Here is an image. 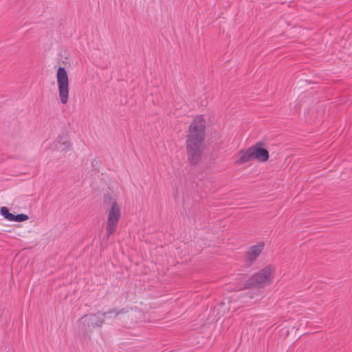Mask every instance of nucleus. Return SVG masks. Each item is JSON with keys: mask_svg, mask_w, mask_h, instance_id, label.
<instances>
[{"mask_svg": "<svg viewBox=\"0 0 352 352\" xmlns=\"http://www.w3.org/2000/svg\"><path fill=\"white\" fill-rule=\"evenodd\" d=\"M131 307H124L118 310L116 308L102 312L98 311L96 313L87 314L82 316L76 322V338L84 342L91 340V336L95 331H101L103 325L105 324L107 314H115V318L132 311Z\"/></svg>", "mask_w": 352, "mask_h": 352, "instance_id": "f257e3e1", "label": "nucleus"}, {"mask_svg": "<svg viewBox=\"0 0 352 352\" xmlns=\"http://www.w3.org/2000/svg\"><path fill=\"white\" fill-rule=\"evenodd\" d=\"M206 136V121L202 116L194 119L188 126L186 140V153L191 166L201 160Z\"/></svg>", "mask_w": 352, "mask_h": 352, "instance_id": "f03ea898", "label": "nucleus"}, {"mask_svg": "<svg viewBox=\"0 0 352 352\" xmlns=\"http://www.w3.org/2000/svg\"><path fill=\"white\" fill-rule=\"evenodd\" d=\"M267 148L266 142L261 140L247 150L241 151L240 157L236 160V163L241 164L253 160H256L260 162H266L270 158V153Z\"/></svg>", "mask_w": 352, "mask_h": 352, "instance_id": "7ed1b4c3", "label": "nucleus"}, {"mask_svg": "<svg viewBox=\"0 0 352 352\" xmlns=\"http://www.w3.org/2000/svg\"><path fill=\"white\" fill-rule=\"evenodd\" d=\"M272 266L268 265L252 274L243 284L244 289L263 288L272 282Z\"/></svg>", "mask_w": 352, "mask_h": 352, "instance_id": "20e7f679", "label": "nucleus"}, {"mask_svg": "<svg viewBox=\"0 0 352 352\" xmlns=\"http://www.w3.org/2000/svg\"><path fill=\"white\" fill-rule=\"evenodd\" d=\"M56 79L60 100L65 104L69 99V77L64 67H59L56 72Z\"/></svg>", "mask_w": 352, "mask_h": 352, "instance_id": "39448f33", "label": "nucleus"}, {"mask_svg": "<svg viewBox=\"0 0 352 352\" xmlns=\"http://www.w3.org/2000/svg\"><path fill=\"white\" fill-rule=\"evenodd\" d=\"M121 212L118 203L114 201L109 211L107 223L106 227L107 239L115 233L118 223L120 219Z\"/></svg>", "mask_w": 352, "mask_h": 352, "instance_id": "423d86ee", "label": "nucleus"}, {"mask_svg": "<svg viewBox=\"0 0 352 352\" xmlns=\"http://www.w3.org/2000/svg\"><path fill=\"white\" fill-rule=\"evenodd\" d=\"M55 149L61 152H67L70 150L72 144L69 140V131H65L58 135L56 140L53 142Z\"/></svg>", "mask_w": 352, "mask_h": 352, "instance_id": "0eeeda50", "label": "nucleus"}, {"mask_svg": "<svg viewBox=\"0 0 352 352\" xmlns=\"http://www.w3.org/2000/svg\"><path fill=\"white\" fill-rule=\"evenodd\" d=\"M264 246V242L261 241L258 243L257 245L251 246L249 248V250L245 252V261L249 265L252 264L257 259L263 250Z\"/></svg>", "mask_w": 352, "mask_h": 352, "instance_id": "6e6552de", "label": "nucleus"}, {"mask_svg": "<svg viewBox=\"0 0 352 352\" xmlns=\"http://www.w3.org/2000/svg\"><path fill=\"white\" fill-rule=\"evenodd\" d=\"M28 219V215L25 214H12L11 221L23 222L25 221H27Z\"/></svg>", "mask_w": 352, "mask_h": 352, "instance_id": "1a4fd4ad", "label": "nucleus"}, {"mask_svg": "<svg viewBox=\"0 0 352 352\" xmlns=\"http://www.w3.org/2000/svg\"><path fill=\"white\" fill-rule=\"evenodd\" d=\"M0 214L7 220L10 221L12 219V213H10L8 208L3 206L0 208Z\"/></svg>", "mask_w": 352, "mask_h": 352, "instance_id": "9d476101", "label": "nucleus"}, {"mask_svg": "<svg viewBox=\"0 0 352 352\" xmlns=\"http://www.w3.org/2000/svg\"><path fill=\"white\" fill-rule=\"evenodd\" d=\"M115 200L113 199L111 195L109 192L104 193L103 195V203L104 205H112Z\"/></svg>", "mask_w": 352, "mask_h": 352, "instance_id": "9b49d317", "label": "nucleus"}, {"mask_svg": "<svg viewBox=\"0 0 352 352\" xmlns=\"http://www.w3.org/2000/svg\"><path fill=\"white\" fill-rule=\"evenodd\" d=\"M100 163V160H98L96 158L94 159L91 162V166L93 167L96 166L98 165V164Z\"/></svg>", "mask_w": 352, "mask_h": 352, "instance_id": "f8f14e48", "label": "nucleus"}, {"mask_svg": "<svg viewBox=\"0 0 352 352\" xmlns=\"http://www.w3.org/2000/svg\"><path fill=\"white\" fill-rule=\"evenodd\" d=\"M112 315H113V318H115V314H107L106 317L108 316L109 318H111L112 317Z\"/></svg>", "mask_w": 352, "mask_h": 352, "instance_id": "ddd939ff", "label": "nucleus"}]
</instances>
